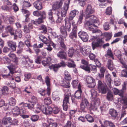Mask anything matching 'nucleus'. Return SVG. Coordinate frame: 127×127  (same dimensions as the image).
Segmentation results:
<instances>
[{"label": "nucleus", "instance_id": "obj_37", "mask_svg": "<svg viewBox=\"0 0 127 127\" xmlns=\"http://www.w3.org/2000/svg\"><path fill=\"white\" fill-rule=\"evenodd\" d=\"M47 121L49 124V127H57V124L56 123L53 122V119H48L47 120Z\"/></svg>", "mask_w": 127, "mask_h": 127}, {"label": "nucleus", "instance_id": "obj_49", "mask_svg": "<svg viewBox=\"0 0 127 127\" xmlns=\"http://www.w3.org/2000/svg\"><path fill=\"white\" fill-rule=\"evenodd\" d=\"M90 20L92 23H96L98 22V19L94 15H91L90 17Z\"/></svg>", "mask_w": 127, "mask_h": 127}, {"label": "nucleus", "instance_id": "obj_16", "mask_svg": "<svg viewBox=\"0 0 127 127\" xmlns=\"http://www.w3.org/2000/svg\"><path fill=\"white\" fill-rule=\"evenodd\" d=\"M2 123L6 127H10L12 125V118L10 117L4 118L2 119Z\"/></svg>", "mask_w": 127, "mask_h": 127}, {"label": "nucleus", "instance_id": "obj_48", "mask_svg": "<svg viewBox=\"0 0 127 127\" xmlns=\"http://www.w3.org/2000/svg\"><path fill=\"white\" fill-rule=\"evenodd\" d=\"M106 99L109 101H111L113 99V95L111 91L108 92L106 95Z\"/></svg>", "mask_w": 127, "mask_h": 127}, {"label": "nucleus", "instance_id": "obj_52", "mask_svg": "<svg viewBox=\"0 0 127 127\" xmlns=\"http://www.w3.org/2000/svg\"><path fill=\"white\" fill-rule=\"evenodd\" d=\"M48 12L49 19L52 22H54L55 20L53 16V12L52 11V10H49Z\"/></svg>", "mask_w": 127, "mask_h": 127}, {"label": "nucleus", "instance_id": "obj_9", "mask_svg": "<svg viewBox=\"0 0 127 127\" xmlns=\"http://www.w3.org/2000/svg\"><path fill=\"white\" fill-rule=\"evenodd\" d=\"M5 2L6 5L2 6L1 7V8L2 10L7 11H10L12 9V3L9 0H6Z\"/></svg>", "mask_w": 127, "mask_h": 127}, {"label": "nucleus", "instance_id": "obj_30", "mask_svg": "<svg viewBox=\"0 0 127 127\" xmlns=\"http://www.w3.org/2000/svg\"><path fill=\"white\" fill-rule=\"evenodd\" d=\"M106 66L111 71L113 70L114 68L113 62L111 60H108Z\"/></svg>", "mask_w": 127, "mask_h": 127}, {"label": "nucleus", "instance_id": "obj_12", "mask_svg": "<svg viewBox=\"0 0 127 127\" xmlns=\"http://www.w3.org/2000/svg\"><path fill=\"white\" fill-rule=\"evenodd\" d=\"M79 37L85 42L87 41L89 36L86 32L84 31H80L78 33Z\"/></svg>", "mask_w": 127, "mask_h": 127}, {"label": "nucleus", "instance_id": "obj_10", "mask_svg": "<svg viewBox=\"0 0 127 127\" xmlns=\"http://www.w3.org/2000/svg\"><path fill=\"white\" fill-rule=\"evenodd\" d=\"M41 109L42 112L45 115L50 114L52 113V107L50 106L46 107L43 105H41Z\"/></svg>", "mask_w": 127, "mask_h": 127}, {"label": "nucleus", "instance_id": "obj_24", "mask_svg": "<svg viewBox=\"0 0 127 127\" xmlns=\"http://www.w3.org/2000/svg\"><path fill=\"white\" fill-rule=\"evenodd\" d=\"M79 12L78 11L76 10L71 11L69 14L68 20L69 19L70 21L72 20L73 19V18Z\"/></svg>", "mask_w": 127, "mask_h": 127}, {"label": "nucleus", "instance_id": "obj_58", "mask_svg": "<svg viewBox=\"0 0 127 127\" xmlns=\"http://www.w3.org/2000/svg\"><path fill=\"white\" fill-rule=\"evenodd\" d=\"M52 113L55 114H57L58 113L60 110V109L57 106L52 107Z\"/></svg>", "mask_w": 127, "mask_h": 127}, {"label": "nucleus", "instance_id": "obj_38", "mask_svg": "<svg viewBox=\"0 0 127 127\" xmlns=\"http://www.w3.org/2000/svg\"><path fill=\"white\" fill-rule=\"evenodd\" d=\"M51 58H47L46 57H43V60H42V64L44 66L48 65L49 64V61H50Z\"/></svg>", "mask_w": 127, "mask_h": 127}, {"label": "nucleus", "instance_id": "obj_63", "mask_svg": "<svg viewBox=\"0 0 127 127\" xmlns=\"http://www.w3.org/2000/svg\"><path fill=\"white\" fill-rule=\"evenodd\" d=\"M112 35L111 33H107L106 35L105 41H109L111 38Z\"/></svg>", "mask_w": 127, "mask_h": 127}, {"label": "nucleus", "instance_id": "obj_28", "mask_svg": "<svg viewBox=\"0 0 127 127\" xmlns=\"http://www.w3.org/2000/svg\"><path fill=\"white\" fill-rule=\"evenodd\" d=\"M24 31L25 33H28L30 32V30L33 28V26L32 23H30L28 26L26 25L24 26Z\"/></svg>", "mask_w": 127, "mask_h": 127}, {"label": "nucleus", "instance_id": "obj_61", "mask_svg": "<svg viewBox=\"0 0 127 127\" xmlns=\"http://www.w3.org/2000/svg\"><path fill=\"white\" fill-rule=\"evenodd\" d=\"M39 117L38 115H33L32 116L30 119L32 122H35L38 120Z\"/></svg>", "mask_w": 127, "mask_h": 127}, {"label": "nucleus", "instance_id": "obj_35", "mask_svg": "<svg viewBox=\"0 0 127 127\" xmlns=\"http://www.w3.org/2000/svg\"><path fill=\"white\" fill-rule=\"evenodd\" d=\"M41 33L46 34L47 32V27L44 25H41L38 29Z\"/></svg>", "mask_w": 127, "mask_h": 127}, {"label": "nucleus", "instance_id": "obj_18", "mask_svg": "<svg viewBox=\"0 0 127 127\" xmlns=\"http://www.w3.org/2000/svg\"><path fill=\"white\" fill-rule=\"evenodd\" d=\"M80 50L81 52L84 56L88 55L91 52V50L90 48L85 47L84 48L81 47Z\"/></svg>", "mask_w": 127, "mask_h": 127}, {"label": "nucleus", "instance_id": "obj_41", "mask_svg": "<svg viewBox=\"0 0 127 127\" xmlns=\"http://www.w3.org/2000/svg\"><path fill=\"white\" fill-rule=\"evenodd\" d=\"M49 67L55 72H57L58 71L59 68H60L57 64H52L49 66Z\"/></svg>", "mask_w": 127, "mask_h": 127}, {"label": "nucleus", "instance_id": "obj_15", "mask_svg": "<svg viewBox=\"0 0 127 127\" xmlns=\"http://www.w3.org/2000/svg\"><path fill=\"white\" fill-rule=\"evenodd\" d=\"M64 0H60L59 1H57L53 2L52 7L54 10L58 9L62 6Z\"/></svg>", "mask_w": 127, "mask_h": 127}, {"label": "nucleus", "instance_id": "obj_36", "mask_svg": "<svg viewBox=\"0 0 127 127\" xmlns=\"http://www.w3.org/2000/svg\"><path fill=\"white\" fill-rule=\"evenodd\" d=\"M60 31L61 33L64 36V38H65L67 35V31L64 28V26H62L60 27Z\"/></svg>", "mask_w": 127, "mask_h": 127}, {"label": "nucleus", "instance_id": "obj_54", "mask_svg": "<svg viewBox=\"0 0 127 127\" xmlns=\"http://www.w3.org/2000/svg\"><path fill=\"white\" fill-rule=\"evenodd\" d=\"M59 48L61 50H66L67 47L65 44L64 42H62L59 43Z\"/></svg>", "mask_w": 127, "mask_h": 127}, {"label": "nucleus", "instance_id": "obj_6", "mask_svg": "<svg viewBox=\"0 0 127 127\" xmlns=\"http://www.w3.org/2000/svg\"><path fill=\"white\" fill-rule=\"evenodd\" d=\"M86 81L88 87L92 88H94L96 85L95 79L92 77L88 76L86 79Z\"/></svg>", "mask_w": 127, "mask_h": 127}, {"label": "nucleus", "instance_id": "obj_5", "mask_svg": "<svg viewBox=\"0 0 127 127\" xmlns=\"http://www.w3.org/2000/svg\"><path fill=\"white\" fill-rule=\"evenodd\" d=\"M89 105V102L88 100L84 96H82V102L80 105V109L81 112H86V111H85V109L86 108L88 109L89 110V108L88 107Z\"/></svg>", "mask_w": 127, "mask_h": 127}, {"label": "nucleus", "instance_id": "obj_44", "mask_svg": "<svg viewBox=\"0 0 127 127\" xmlns=\"http://www.w3.org/2000/svg\"><path fill=\"white\" fill-rule=\"evenodd\" d=\"M90 20H89L86 21L85 24V25L86 27L92 30L94 28H93L94 25L93 24V23L91 22V21L90 22Z\"/></svg>", "mask_w": 127, "mask_h": 127}, {"label": "nucleus", "instance_id": "obj_46", "mask_svg": "<svg viewBox=\"0 0 127 127\" xmlns=\"http://www.w3.org/2000/svg\"><path fill=\"white\" fill-rule=\"evenodd\" d=\"M75 52L76 50H74L73 48H70L68 50V56L70 57H72L73 55V54L75 53Z\"/></svg>", "mask_w": 127, "mask_h": 127}, {"label": "nucleus", "instance_id": "obj_60", "mask_svg": "<svg viewBox=\"0 0 127 127\" xmlns=\"http://www.w3.org/2000/svg\"><path fill=\"white\" fill-rule=\"evenodd\" d=\"M52 97L54 100L58 101L60 99L58 95L55 93H53Z\"/></svg>", "mask_w": 127, "mask_h": 127}, {"label": "nucleus", "instance_id": "obj_59", "mask_svg": "<svg viewBox=\"0 0 127 127\" xmlns=\"http://www.w3.org/2000/svg\"><path fill=\"white\" fill-rule=\"evenodd\" d=\"M69 37L71 39L75 40L77 38V34L71 32L69 35Z\"/></svg>", "mask_w": 127, "mask_h": 127}, {"label": "nucleus", "instance_id": "obj_3", "mask_svg": "<svg viewBox=\"0 0 127 127\" xmlns=\"http://www.w3.org/2000/svg\"><path fill=\"white\" fill-rule=\"evenodd\" d=\"M94 8L91 4H88L84 12V17L86 19L89 18L95 12Z\"/></svg>", "mask_w": 127, "mask_h": 127}, {"label": "nucleus", "instance_id": "obj_50", "mask_svg": "<svg viewBox=\"0 0 127 127\" xmlns=\"http://www.w3.org/2000/svg\"><path fill=\"white\" fill-rule=\"evenodd\" d=\"M107 53L105 55V56L106 57H107L109 56V58H111L113 60H114L113 55L112 53V51L111 49H108L107 51Z\"/></svg>", "mask_w": 127, "mask_h": 127}, {"label": "nucleus", "instance_id": "obj_4", "mask_svg": "<svg viewBox=\"0 0 127 127\" xmlns=\"http://www.w3.org/2000/svg\"><path fill=\"white\" fill-rule=\"evenodd\" d=\"M97 86V89L99 93L103 94L106 93L107 87L106 85L99 80L98 81Z\"/></svg>", "mask_w": 127, "mask_h": 127}, {"label": "nucleus", "instance_id": "obj_53", "mask_svg": "<svg viewBox=\"0 0 127 127\" xmlns=\"http://www.w3.org/2000/svg\"><path fill=\"white\" fill-rule=\"evenodd\" d=\"M16 103L15 99L13 97H11L9 99V103L10 105L13 106L15 105Z\"/></svg>", "mask_w": 127, "mask_h": 127}, {"label": "nucleus", "instance_id": "obj_14", "mask_svg": "<svg viewBox=\"0 0 127 127\" xmlns=\"http://www.w3.org/2000/svg\"><path fill=\"white\" fill-rule=\"evenodd\" d=\"M50 80V79L48 76H46L45 78V82L47 86L46 91L47 94L48 96H49L51 94Z\"/></svg>", "mask_w": 127, "mask_h": 127}, {"label": "nucleus", "instance_id": "obj_7", "mask_svg": "<svg viewBox=\"0 0 127 127\" xmlns=\"http://www.w3.org/2000/svg\"><path fill=\"white\" fill-rule=\"evenodd\" d=\"M70 2L69 0H67L66 1V3L64 4L63 8L62 9L61 14L62 17H65L66 16L67 11L69 7Z\"/></svg>", "mask_w": 127, "mask_h": 127}, {"label": "nucleus", "instance_id": "obj_26", "mask_svg": "<svg viewBox=\"0 0 127 127\" xmlns=\"http://www.w3.org/2000/svg\"><path fill=\"white\" fill-rule=\"evenodd\" d=\"M71 84L74 88H77L78 89H80L81 88V84L79 83L78 81L77 80H73L72 81Z\"/></svg>", "mask_w": 127, "mask_h": 127}, {"label": "nucleus", "instance_id": "obj_21", "mask_svg": "<svg viewBox=\"0 0 127 127\" xmlns=\"http://www.w3.org/2000/svg\"><path fill=\"white\" fill-rule=\"evenodd\" d=\"M5 29L7 33H9L11 35H13L14 34L15 30L12 26L8 25L5 27Z\"/></svg>", "mask_w": 127, "mask_h": 127}, {"label": "nucleus", "instance_id": "obj_1", "mask_svg": "<svg viewBox=\"0 0 127 127\" xmlns=\"http://www.w3.org/2000/svg\"><path fill=\"white\" fill-rule=\"evenodd\" d=\"M113 91L115 95H118L121 97L118 99V101L124 106L127 105V96H123V92L122 90H119L118 89L114 88Z\"/></svg>", "mask_w": 127, "mask_h": 127}, {"label": "nucleus", "instance_id": "obj_42", "mask_svg": "<svg viewBox=\"0 0 127 127\" xmlns=\"http://www.w3.org/2000/svg\"><path fill=\"white\" fill-rule=\"evenodd\" d=\"M82 91L81 89H78L75 92V97L77 99H79L81 98V94Z\"/></svg>", "mask_w": 127, "mask_h": 127}, {"label": "nucleus", "instance_id": "obj_23", "mask_svg": "<svg viewBox=\"0 0 127 127\" xmlns=\"http://www.w3.org/2000/svg\"><path fill=\"white\" fill-rule=\"evenodd\" d=\"M87 69H88V70H86V71H88V73H90L91 71H92V73H96L97 71L96 66L92 64L89 65Z\"/></svg>", "mask_w": 127, "mask_h": 127}, {"label": "nucleus", "instance_id": "obj_25", "mask_svg": "<svg viewBox=\"0 0 127 127\" xmlns=\"http://www.w3.org/2000/svg\"><path fill=\"white\" fill-rule=\"evenodd\" d=\"M60 84L61 86L64 88H68L70 87L69 81L65 80L62 81L60 82Z\"/></svg>", "mask_w": 127, "mask_h": 127}, {"label": "nucleus", "instance_id": "obj_13", "mask_svg": "<svg viewBox=\"0 0 127 127\" xmlns=\"http://www.w3.org/2000/svg\"><path fill=\"white\" fill-rule=\"evenodd\" d=\"M114 54L116 56L119 61L123 60V58L125 59V57H126L127 59V53L126 52L125 56L121 54V52L120 50H115L114 51Z\"/></svg>", "mask_w": 127, "mask_h": 127}, {"label": "nucleus", "instance_id": "obj_40", "mask_svg": "<svg viewBox=\"0 0 127 127\" xmlns=\"http://www.w3.org/2000/svg\"><path fill=\"white\" fill-rule=\"evenodd\" d=\"M64 79L66 81H70L71 79V76L69 72L66 71H65L64 72Z\"/></svg>", "mask_w": 127, "mask_h": 127}, {"label": "nucleus", "instance_id": "obj_22", "mask_svg": "<svg viewBox=\"0 0 127 127\" xmlns=\"http://www.w3.org/2000/svg\"><path fill=\"white\" fill-rule=\"evenodd\" d=\"M81 64L80 66L81 68L84 69L86 71V70H88V69L87 67L89 66L88 62L85 60L82 59L81 60Z\"/></svg>", "mask_w": 127, "mask_h": 127}, {"label": "nucleus", "instance_id": "obj_19", "mask_svg": "<svg viewBox=\"0 0 127 127\" xmlns=\"http://www.w3.org/2000/svg\"><path fill=\"white\" fill-rule=\"evenodd\" d=\"M65 22L64 28L68 32H70L71 30V24L70 22L68 20V18H66L64 19Z\"/></svg>", "mask_w": 127, "mask_h": 127}, {"label": "nucleus", "instance_id": "obj_31", "mask_svg": "<svg viewBox=\"0 0 127 127\" xmlns=\"http://www.w3.org/2000/svg\"><path fill=\"white\" fill-rule=\"evenodd\" d=\"M38 36L39 39L43 43L45 44H48L49 41L46 36L42 34H39Z\"/></svg>", "mask_w": 127, "mask_h": 127}, {"label": "nucleus", "instance_id": "obj_64", "mask_svg": "<svg viewBox=\"0 0 127 127\" xmlns=\"http://www.w3.org/2000/svg\"><path fill=\"white\" fill-rule=\"evenodd\" d=\"M43 57L38 56L37 58L35 60V62L38 64H40L41 63Z\"/></svg>", "mask_w": 127, "mask_h": 127}, {"label": "nucleus", "instance_id": "obj_33", "mask_svg": "<svg viewBox=\"0 0 127 127\" xmlns=\"http://www.w3.org/2000/svg\"><path fill=\"white\" fill-rule=\"evenodd\" d=\"M103 123L106 127H116L115 125L112 122L105 120L103 121Z\"/></svg>", "mask_w": 127, "mask_h": 127}, {"label": "nucleus", "instance_id": "obj_11", "mask_svg": "<svg viewBox=\"0 0 127 127\" xmlns=\"http://www.w3.org/2000/svg\"><path fill=\"white\" fill-rule=\"evenodd\" d=\"M64 97L63 100V109L65 111H67L69 104V101L70 96H67L66 95H64Z\"/></svg>", "mask_w": 127, "mask_h": 127}, {"label": "nucleus", "instance_id": "obj_32", "mask_svg": "<svg viewBox=\"0 0 127 127\" xmlns=\"http://www.w3.org/2000/svg\"><path fill=\"white\" fill-rule=\"evenodd\" d=\"M13 35H14V39H16L17 37L21 38L22 37V32L20 30H16L15 32H14V34Z\"/></svg>", "mask_w": 127, "mask_h": 127}, {"label": "nucleus", "instance_id": "obj_55", "mask_svg": "<svg viewBox=\"0 0 127 127\" xmlns=\"http://www.w3.org/2000/svg\"><path fill=\"white\" fill-rule=\"evenodd\" d=\"M38 92L41 96H45L47 93H46V91L45 89H43L42 88H40L38 89Z\"/></svg>", "mask_w": 127, "mask_h": 127}, {"label": "nucleus", "instance_id": "obj_56", "mask_svg": "<svg viewBox=\"0 0 127 127\" xmlns=\"http://www.w3.org/2000/svg\"><path fill=\"white\" fill-rule=\"evenodd\" d=\"M85 117L87 121L89 122H92L94 121L93 118L89 114L86 115L85 116Z\"/></svg>", "mask_w": 127, "mask_h": 127}, {"label": "nucleus", "instance_id": "obj_20", "mask_svg": "<svg viewBox=\"0 0 127 127\" xmlns=\"http://www.w3.org/2000/svg\"><path fill=\"white\" fill-rule=\"evenodd\" d=\"M7 43L8 45L11 48L12 51H15L16 50L17 46L15 42L11 41H9L7 42Z\"/></svg>", "mask_w": 127, "mask_h": 127}, {"label": "nucleus", "instance_id": "obj_57", "mask_svg": "<svg viewBox=\"0 0 127 127\" xmlns=\"http://www.w3.org/2000/svg\"><path fill=\"white\" fill-rule=\"evenodd\" d=\"M34 105V103L31 102L29 103H25L24 105L25 106L28 107V109L31 110L33 108Z\"/></svg>", "mask_w": 127, "mask_h": 127}, {"label": "nucleus", "instance_id": "obj_45", "mask_svg": "<svg viewBox=\"0 0 127 127\" xmlns=\"http://www.w3.org/2000/svg\"><path fill=\"white\" fill-rule=\"evenodd\" d=\"M106 82L108 85L110 87L111 85V76L110 74H108L105 76Z\"/></svg>", "mask_w": 127, "mask_h": 127}, {"label": "nucleus", "instance_id": "obj_39", "mask_svg": "<svg viewBox=\"0 0 127 127\" xmlns=\"http://www.w3.org/2000/svg\"><path fill=\"white\" fill-rule=\"evenodd\" d=\"M98 104L97 101L96 99H94L93 103L91 104L89 108V110H91L92 109L93 110L94 108L95 109H96L97 107V105Z\"/></svg>", "mask_w": 127, "mask_h": 127}, {"label": "nucleus", "instance_id": "obj_51", "mask_svg": "<svg viewBox=\"0 0 127 127\" xmlns=\"http://www.w3.org/2000/svg\"><path fill=\"white\" fill-rule=\"evenodd\" d=\"M44 104L47 105H49L52 103V101L50 97H48L45 98L44 100Z\"/></svg>", "mask_w": 127, "mask_h": 127}, {"label": "nucleus", "instance_id": "obj_8", "mask_svg": "<svg viewBox=\"0 0 127 127\" xmlns=\"http://www.w3.org/2000/svg\"><path fill=\"white\" fill-rule=\"evenodd\" d=\"M104 43L101 39H97L96 41H93L92 43L93 49L94 50L96 48L101 47Z\"/></svg>", "mask_w": 127, "mask_h": 127}, {"label": "nucleus", "instance_id": "obj_47", "mask_svg": "<svg viewBox=\"0 0 127 127\" xmlns=\"http://www.w3.org/2000/svg\"><path fill=\"white\" fill-rule=\"evenodd\" d=\"M109 114L112 117L115 118L118 115V113L117 111L114 109H111L109 111Z\"/></svg>", "mask_w": 127, "mask_h": 127}, {"label": "nucleus", "instance_id": "obj_43", "mask_svg": "<svg viewBox=\"0 0 127 127\" xmlns=\"http://www.w3.org/2000/svg\"><path fill=\"white\" fill-rule=\"evenodd\" d=\"M72 28L71 32L77 34L78 25L76 24L75 22L74 21L72 22Z\"/></svg>", "mask_w": 127, "mask_h": 127}, {"label": "nucleus", "instance_id": "obj_34", "mask_svg": "<svg viewBox=\"0 0 127 127\" xmlns=\"http://www.w3.org/2000/svg\"><path fill=\"white\" fill-rule=\"evenodd\" d=\"M12 113L14 116H17L20 114V109L17 106L14 107L12 111Z\"/></svg>", "mask_w": 127, "mask_h": 127}, {"label": "nucleus", "instance_id": "obj_17", "mask_svg": "<svg viewBox=\"0 0 127 127\" xmlns=\"http://www.w3.org/2000/svg\"><path fill=\"white\" fill-rule=\"evenodd\" d=\"M66 50H61L57 54V56L60 59L66 60L67 55L65 51Z\"/></svg>", "mask_w": 127, "mask_h": 127}, {"label": "nucleus", "instance_id": "obj_2", "mask_svg": "<svg viewBox=\"0 0 127 127\" xmlns=\"http://www.w3.org/2000/svg\"><path fill=\"white\" fill-rule=\"evenodd\" d=\"M23 4V5L22 11L23 13L26 14L25 22H28L29 20V17L31 13L29 11L25 9L31 6L30 2L28 1H24Z\"/></svg>", "mask_w": 127, "mask_h": 127}, {"label": "nucleus", "instance_id": "obj_27", "mask_svg": "<svg viewBox=\"0 0 127 127\" xmlns=\"http://www.w3.org/2000/svg\"><path fill=\"white\" fill-rule=\"evenodd\" d=\"M68 60L69 61L68 62L66 65L69 68H75L76 67V65L74 61L69 59Z\"/></svg>", "mask_w": 127, "mask_h": 127}, {"label": "nucleus", "instance_id": "obj_29", "mask_svg": "<svg viewBox=\"0 0 127 127\" xmlns=\"http://www.w3.org/2000/svg\"><path fill=\"white\" fill-rule=\"evenodd\" d=\"M39 0L34 2L33 3V5L36 9L40 10L42 9V7L41 2Z\"/></svg>", "mask_w": 127, "mask_h": 127}, {"label": "nucleus", "instance_id": "obj_62", "mask_svg": "<svg viewBox=\"0 0 127 127\" xmlns=\"http://www.w3.org/2000/svg\"><path fill=\"white\" fill-rule=\"evenodd\" d=\"M7 85L9 87L13 89H14L16 87V84L15 82L8 83Z\"/></svg>", "mask_w": 127, "mask_h": 127}]
</instances>
